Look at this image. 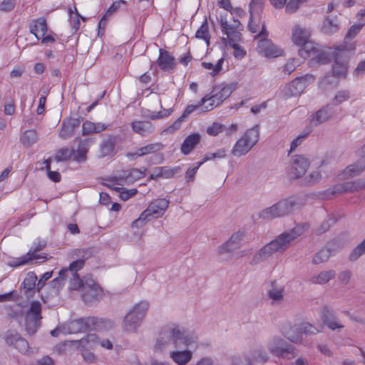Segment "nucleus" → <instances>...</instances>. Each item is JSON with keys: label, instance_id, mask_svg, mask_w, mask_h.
I'll return each instance as SVG.
<instances>
[{"label": "nucleus", "instance_id": "1", "mask_svg": "<svg viewBox=\"0 0 365 365\" xmlns=\"http://www.w3.org/2000/svg\"><path fill=\"white\" fill-rule=\"evenodd\" d=\"M309 225L307 223L297 225L292 229L284 232L277 236L274 240L260 248L252 257L250 264H258L276 253H282L292 245V242L303 235Z\"/></svg>", "mask_w": 365, "mask_h": 365}, {"label": "nucleus", "instance_id": "2", "mask_svg": "<svg viewBox=\"0 0 365 365\" xmlns=\"http://www.w3.org/2000/svg\"><path fill=\"white\" fill-rule=\"evenodd\" d=\"M181 344L186 347L197 346V337L195 334L187 332L184 327L179 324L169 323L160 330L156 340L155 349L162 351L170 344L178 347Z\"/></svg>", "mask_w": 365, "mask_h": 365}, {"label": "nucleus", "instance_id": "3", "mask_svg": "<svg viewBox=\"0 0 365 365\" xmlns=\"http://www.w3.org/2000/svg\"><path fill=\"white\" fill-rule=\"evenodd\" d=\"M310 34L300 26H295L292 32V41L294 44L301 46L298 51L303 58H310L320 63H326L331 60L329 53L321 51L318 46L309 39Z\"/></svg>", "mask_w": 365, "mask_h": 365}, {"label": "nucleus", "instance_id": "4", "mask_svg": "<svg viewBox=\"0 0 365 365\" xmlns=\"http://www.w3.org/2000/svg\"><path fill=\"white\" fill-rule=\"evenodd\" d=\"M304 205V200L301 197L292 196L284 198L262 210L259 217L264 220H271L287 216L294 210L301 209Z\"/></svg>", "mask_w": 365, "mask_h": 365}, {"label": "nucleus", "instance_id": "5", "mask_svg": "<svg viewBox=\"0 0 365 365\" xmlns=\"http://www.w3.org/2000/svg\"><path fill=\"white\" fill-rule=\"evenodd\" d=\"M149 307V302L147 301H141L135 304L123 318V330L131 333L137 332L148 311Z\"/></svg>", "mask_w": 365, "mask_h": 365}, {"label": "nucleus", "instance_id": "6", "mask_svg": "<svg viewBox=\"0 0 365 365\" xmlns=\"http://www.w3.org/2000/svg\"><path fill=\"white\" fill-rule=\"evenodd\" d=\"M106 323H108L109 326H112L110 321H106L103 319L96 317L81 318L71 321L66 324L63 325V334H77L89 330L101 329Z\"/></svg>", "mask_w": 365, "mask_h": 365}, {"label": "nucleus", "instance_id": "7", "mask_svg": "<svg viewBox=\"0 0 365 365\" xmlns=\"http://www.w3.org/2000/svg\"><path fill=\"white\" fill-rule=\"evenodd\" d=\"M259 139V125H255L247 131L234 144L231 153L235 157H241L248 153Z\"/></svg>", "mask_w": 365, "mask_h": 365}, {"label": "nucleus", "instance_id": "8", "mask_svg": "<svg viewBox=\"0 0 365 365\" xmlns=\"http://www.w3.org/2000/svg\"><path fill=\"white\" fill-rule=\"evenodd\" d=\"M169 205V200L159 198L152 201L148 207L140 215L139 217L132 223L133 227H140L153 218L164 215Z\"/></svg>", "mask_w": 365, "mask_h": 365}, {"label": "nucleus", "instance_id": "9", "mask_svg": "<svg viewBox=\"0 0 365 365\" xmlns=\"http://www.w3.org/2000/svg\"><path fill=\"white\" fill-rule=\"evenodd\" d=\"M269 353L279 359H292L297 356V349L279 336H273L266 344Z\"/></svg>", "mask_w": 365, "mask_h": 365}, {"label": "nucleus", "instance_id": "10", "mask_svg": "<svg viewBox=\"0 0 365 365\" xmlns=\"http://www.w3.org/2000/svg\"><path fill=\"white\" fill-rule=\"evenodd\" d=\"M314 81V76L311 74H306L296 78L284 87L282 91V98L287 99L300 95L304 92L307 86Z\"/></svg>", "mask_w": 365, "mask_h": 365}, {"label": "nucleus", "instance_id": "11", "mask_svg": "<svg viewBox=\"0 0 365 365\" xmlns=\"http://www.w3.org/2000/svg\"><path fill=\"white\" fill-rule=\"evenodd\" d=\"M41 304L34 301L26 314V330L29 335L34 334L41 326Z\"/></svg>", "mask_w": 365, "mask_h": 365}, {"label": "nucleus", "instance_id": "12", "mask_svg": "<svg viewBox=\"0 0 365 365\" xmlns=\"http://www.w3.org/2000/svg\"><path fill=\"white\" fill-rule=\"evenodd\" d=\"M354 49V46H351L349 49L336 48L331 53V57L334 59V64L333 65V75L336 77L344 78L347 72V62H348V54L347 51H352Z\"/></svg>", "mask_w": 365, "mask_h": 365}, {"label": "nucleus", "instance_id": "13", "mask_svg": "<svg viewBox=\"0 0 365 365\" xmlns=\"http://www.w3.org/2000/svg\"><path fill=\"white\" fill-rule=\"evenodd\" d=\"M103 297V289L91 278L85 279V285L81 292V297L87 304H96Z\"/></svg>", "mask_w": 365, "mask_h": 365}, {"label": "nucleus", "instance_id": "14", "mask_svg": "<svg viewBox=\"0 0 365 365\" xmlns=\"http://www.w3.org/2000/svg\"><path fill=\"white\" fill-rule=\"evenodd\" d=\"M47 245V241L41 237H37L32 243L31 249L27 254L23 256L16 264V266H21L28 264L32 260L46 259V257L36 252L42 250Z\"/></svg>", "mask_w": 365, "mask_h": 365}, {"label": "nucleus", "instance_id": "15", "mask_svg": "<svg viewBox=\"0 0 365 365\" xmlns=\"http://www.w3.org/2000/svg\"><path fill=\"white\" fill-rule=\"evenodd\" d=\"M297 333L289 331L286 333V338L291 342L300 343L302 341V335H314L320 331V329L309 322H302L297 324L296 328Z\"/></svg>", "mask_w": 365, "mask_h": 365}, {"label": "nucleus", "instance_id": "16", "mask_svg": "<svg viewBox=\"0 0 365 365\" xmlns=\"http://www.w3.org/2000/svg\"><path fill=\"white\" fill-rule=\"evenodd\" d=\"M343 248V245L337 240L329 242L325 247L321 249L313 257L312 262L319 264L327 262L330 256Z\"/></svg>", "mask_w": 365, "mask_h": 365}, {"label": "nucleus", "instance_id": "17", "mask_svg": "<svg viewBox=\"0 0 365 365\" xmlns=\"http://www.w3.org/2000/svg\"><path fill=\"white\" fill-rule=\"evenodd\" d=\"M310 165L308 158L302 155H297L292 157L290 163V173L295 178L302 177Z\"/></svg>", "mask_w": 365, "mask_h": 365}, {"label": "nucleus", "instance_id": "18", "mask_svg": "<svg viewBox=\"0 0 365 365\" xmlns=\"http://www.w3.org/2000/svg\"><path fill=\"white\" fill-rule=\"evenodd\" d=\"M334 115L335 111L333 107L327 104L310 116V124L312 126H318L333 118Z\"/></svg>", "mask_w": 365, "mask_h": 365}, {"label": "nucleus", "instance_id": "19", "mask_svg": "<svg viewBox=\"0 0 365 365\" xmlns=\"http://www.w3.org/2000/svg\"><path fill=\"white\" fill-rule=\"evenodd\" d=\"M259 53L267 58H276L282 55L283 51L267 38L261 39L257 44Z\"/></svg>", "mask_w": 365, "mask_h": 365}, {"label": "nucleus", "instance_id": "20", "mask_svg": "<svg viewBox=\"0 0 365 365\" xmlns=\"http://www.w3.org/2000/svg\"><path fill=\"white\" fill-rule=\"evenodd\" d=\"M245 234L243 232L238 231L232 234L230 238L218 247L220 255L231 252L239 248L244 240Z\"/></svg>", "mask_w": 365, "mask_h": 365}, {"label": "nucleus", "instance_id": "21", "mask_svg": "<svg viewBox=\"0 0 365 365\" xmlns=\"http://www.w3.org/2000/svg\"><path fill=\"white\" fill-rule=\"evenodd\" d=\"M5 340L7 344L14 346L19 352L24 354L29 353V346L28 341L21 337L19 334L9 332L5 336Z\"/></svg>", "mask_w": 365, "mask_h": 365}, {"label": "nucleus", "instance_id": "22", "mask_svg": "<svg viewBox=\"0 0 365 365\" xmlns=\"http://www.w3.org/2000/svg\"><path fill=\"white\" fill-rule=\"evenodd\" d=\"M157 63L162 71L167 72L172 71L176 66L175 57L169 51L163 48L159 50Z\"/></svg>", "mask_w": 365, "mask_h": 365}, {"label": "nucleus", "instance_id": "23", "mask_svg": "<svg viewBox=\"0 0 365 365\" xmlns=\"http://www.w3.org/2000/svg\"><path fill=\"white\" fill-rule=\"evenodd\" d=\"M264 0H251L249 6V11L250 14V21L248 26L254 31H256L255 28L253 26V22L255 19L260 24V14H262L264 8Z\"/></svg>", "mask_w": 365, "mask_h": 365}, {"label": "nucleus", "instance_id": "24", "mask_svg": "<svg viewBox=\"0 0 365 365\" xmlns=\"http://www.w3.org/2000/svg\"><path fill=\"white\" fill-rule=\"evenodd\" d=\"M132 130L135 134L145 137L151 134L155 130V125L149 120H135L130 123Z\"/></svg>", "mask_w": 365, "mask_h": 365}, {"label": "nucleus", "instance_id": "25", "mask_svg": "<svg viewBox=\"0 0 365 365\" xmlns=\"http://www.w3.org/2000/svg\"><path fill=\"white\" fill-rule=\"evenodd\" d=\"M234 88L232 85L215 86L209 93L220 105L232 93Z\"/></svg>", "mask_w": 365, "mask_h": 365}, {"label": "nucleus", "instance_id": "26", "mask_svg": "<svg viewBox=\"0 0 365 365\" xmlns=\"http://www.w3.org/2000/svg\"><path fill=\"white\" fill-rule=\"evenodd\" d=\"M365 170V158L357 163L347 166L339 175L341 180H346L359 175Z\"/></svg>", "mask_w": 365, "mask_h": 365}, {"label": "nucleus", "instance_id": "27", "mask_svg": "<svg viewBox=\"0 0 365 365\" xmlns=\"http://www.w3.org/2000/svg\"><path fill=\"white\" fill-rule=\"evenodd\" d=\"M29 30L38 41L41 38V36H44V35H46L48 30L46 19L41 17L33 20L29 25Z\"/></svg>", "mask_w": 365, "mask_h": 365}, {"label": "nucleus", "instance_id": "28", "mask_svg": "<svg viewBox=\"0 0 365 365\" xmlns=\"http://www.w3.org/2000/svg\"><path fill=\"white\" fill-rule=\"evenodd\" d=\"M322 320L323 323L330 329L335 330L337 329H343L344 325L341 324L336 319L334 312L325 307L322 310Z\"/></svg>", "mask_w": 365, "mask_h": 365}, {"label": "nucleus", "instance_id": "29", "mask_svg": "<svg viewBox=\"0 0 365 365\" xmlns=\"http://www.w3.org/2000/svg\"><path fill=\"white\" fill-rule=\"evenodd\" d=\"M170 358L178 365H187L192 359V351L188 349L170 352Z\"/></svg>", "mask_w": 365, "mask_h": 365}, {"label": "nucleus", "instance_id": "30", "mask_svg": "<svg viewBox=\"0 0 365 365\" xmlns=\"http://www.w3.org/2000/svg\"><path fill=\"white\" fill-rule=\"evenodd\" d=\"M201 135L198 133H195L189 135L185 138L182 142L180 151L184 155L190 154L195 146L200 143Z\"/></svg>", "mask_w": 365, "mask_h": 365}, {"label": "nucleus", "instance_id": "31", "mask_svg": "<svg viewBox=\"0 0 365 365\" xmlns=\"http://www.w3.org/2000/svg\"><path fill=\"white\" fill-rule=\"evenodd\" d=\"M179 167H158L155 168L154 172L150 175V178L155 180L160 178H173L175 174L179 171Z\"/></svg>", "mask_w": 365, "mask_h": 365}, {"label": "nucleus", "instance_id": "32", "mask_svg": "<svg viewBox=\"0 0 365 365\" xmlns=\"http://www.w3.org/2000/svg\"><path fill=\"white\" fill-rule=\"evenodd\" d=\"M94 139L91 138L80 140L76 150V154L74 155V160L78 162L84 161L86 158V154L88 151L89 147L94 143Z\"/></svg>", "mask_w": 365, "mask_h": 365}, {"label": "nucleus", "instance_id": "33", "mask_svg": "<svg viewBox=\"0 0 365 365\" xmlns=\"http://www.w3.org/2000/svg\"><path fill=\"white\" fill-rule=\"evenodd\" d=\"M108 125L103 123H94L90 120H86L83 123L82 127V133L83 135H89L91 133H97L106 130Z\"/></svg>", "mask_w": 365, "mask_h": 365}, {"label": "nucleus", "instance_id": "34", "mask_svg": "<svg viewBox=\"0 0 365 365\" xmlns=\"http://www.w3.org/2000/svg\"><path fill=\"white\" fill-rule=\"evenodd\" d=\"M336 273L334 270L322 271L313 275L309 281L314 284H324L335 277Z\"/></svg>", "mask_w": 365, "mask_h": 365}, {"label": "nucleus", "instance_id": "35", "mask_svg": "<svg viewBox=\"0 0 365 365\" xmlns=\"http://www.w3.org/2000/svg\"><path fill=\"white\" fill-rule=\"evenodd\" d=\"M284 287L283 286H278L275 283H272V287L268 291V296L272 300V304L280 303L284 296Z\"/></svg>", "mask_w": 365, "mask_h": 365}, {"label": "nucleus", "instance_id": "36", "mask_svg": "<svg viewBox=\"0 0 365 365\" xmlns=\"http://www.w3.org/2000/svg\"><path fill=\"white\" fill-rule=\"evenodd\" d=\"M339 29L337 18L331 19L327 16L323 21L322 30L324 34H332L336 33Z\"/></svg>", "mask_w": 365, "mask_h": 365}, {"label": "nucleus", "instance_id": "37", "mask_svg": "<svg viewBox=\"0 0 365 365\" xmlns=\"http://www.w3.org/2000/svg\"><path fill=\"white\" fill-rule=\"evenodd\" d=\"M38 135L34 130H26L21 136V142L25 147H31L38 141Z\"/></svg>", "mask_w": 365, "mask_h": 365}, {"label": "nucleus", "instance_id": "38", "mask_svg": "<svg viewBox=\"0 0 365 365\" xmlns=\"http://www.w3.org/2000/svg\"><path fill=\"white\" fill-rule=\"evenodd\" d=\"M348 188L349 186L347 182L339 183L326 190L324 192L323 195H324L325 198H329L331 195H339L344 192H349Z\"/></svg>", "mask_w": 365, "mask_h": 365}, {"label": "nucleus", "instance_id": "39", "mask_svg": "<svg viewBox=\"0 0 365 365\" xmlns=\"http://www.w3.org/2000/svg\"><path fill=\"white\" fill-rule=\"evenodd\" d=\"M115 144L114 137L109 136L101 145V155L103 157L111 155L113 153Z\"/></svg>", "mask_w": 365, "mask_h": 365}, {"label": "nucleus", "instance_id": "40", "mask_svg": "<svg viewBox=\"0 0 365 365\" xmlns=\"http://www.w3.org/2000/svg\"><path fill=\"white\" fill-rule=\"evenodd\" d=\"M365 255V238L359 243L349 253L348 259L354 262Z\"/></svg>", "mask_w": 365, "mask_h": 365}, {"label": "nucleus", "instance_id": "41", "mask_svg": "<svg viewBox=\"0 0 365 365\" xmlns=\"http://www.w3.org/2000/svg\"><path fill=\"white\" fill-rule=\"evenodd\" d=\"M200 105H202V110L207 112L212 110L214 108L218 106L220 104L217 103V101L212 98L210 94L205 95L200 101Z\"/></svg>", "mask_w": 365, "mask_h": 365}, {"label": "nucleus", "instance_id": "42", "mask_svg": "<svg viewBox=\"0 0 365 365\" xmlns=\"http://www.w3.org/2000/svg\"><path fill=\"white\" fill-rule=\"evenodd\" d=\"M164 148L163 145L161 143H154L148 144L145 146L139 148V151L140 152V155L144 156L145 155L155 153L158 151L161 150Z\"/></svg>", "mask_w": 365, "mask_h": 365}, {"label": "nucleus", "instance_id": "43", "mask_svg": "<svg viewBox=\"0 0 365 365\" xmlns=\"http://www.w3.org/2000/svg\"><path fill=\"white\" fill-rule=\"evenodd\" d=\"M224 61L225 59L223 58H221L217 61V63L215 64H213L210 62H202V66L205 69L211 70L212 71L210 73V75L215 76L217 74H218L222 70Z\"/></svg>", "mask_w": 365, "mask_h": 365}, {"label": "nucleus", "instance_id": "44", "mask_svg": "<svg viewBox=\"0 0 365 365\" xmlns=\"http://www.w3.org/2000/svg\"><path fill=\"white\" fill-rule=\"evenodd\" d=\"M220 26L222 27V31L225 35H227L230 31H233L236 29H238L240 26V22L239 20H234V24H230L226 19L221 16L220 18Z\"/></svg>", "mask_w": 365, "mask_h": 365}, {"label": "nucleus", "instance_id": "45", "mask_svg": "<svg viewBox=\"0 0 365 365\" xmlns=\"http://www.w3.org/2000/svg\"><path fill=\"white\" fill-rule=\"evenodd\" d=\"M145 168H143V170L133 168L127 175L124 174L123 177L129 181L138 180L145 177Z\"/></svg>", "mask_w": 365, "mask_h": 365}, {"label": "nucleus", "instance_id": "46", "mask_svg": "<svg viewBox=\"0 0 365 365\" xmlns=\"http://www.w3.org/2000/svg\"><path fill=\"white\" fill-rule=\"evenodd\" d=\"M36 274L33 272H29L26 277L24 279L23 282L24 288L27 289V291H31L34 289L36 287Z\"/></svg>", "mask_w": 365, "mask_h": 365}, {"label": "nucleus", "instance_id": "47", "mask_svg": "<svg viewBox=\"0 0 365 365\" xmlns=\"http://www.w3.org/2000/svg\"><path fill=\"white\" fill-rule=\"evenodd\" d=\"M74 154V150L73 149H69L67 148H63L60 149L55 155V159L58 162L66 161L71 158V156Z\"/></svg>", "mask_w": 365, "mask_h": 365}, {"label": "nucleus", "instance_id": "48", "mask_svg": "<svg viewBox=\"0 0 365 365\" xmlns=\"http://www.w3.org/2000/svg\"><path fill=\"white\" fill-rule=\"evenodd\" d=\"M322 180V174L319 170H314L304 178V183L307 185H312Z\"/></svg>", "mask_w": 365, "mask_h": 365}, {"label": "nucleus", "instance_id": "49", "mask_svg": "<svg viewBox=\"0 0 365 365\" xmlns=\"http://www.w3.org/2000/svg\"><path fill=\"white\" fill-rule=\"evenodd\" d=\"M260 24L258 23L257 20L255 19L253 22V26L255 28L256 31H252L249 26L250 31L253 34H257V36H267V33L265 28L264 21L262 20V17L260 16Z\"/></svg>", "mask_w": 365, "mask_h": 365}, {"label": "nucleus", "instance_id": "50", "mask_svg": "<svg viewBox=\"0 0 365 365\" xmlns=\"http://www.w3.org/2000/svg\"><path fill=\"white\" fill-rule=\"evenodd\" d=\"M195 36L197 38L203 39L207 41L209 40V30L207 20L205 19L201 26L197 29Z\"/></svg>", "mask_w": 365, "mask_h": 365}, {"label": "nucleus", "instance_id": "51", "mask_svg": "<svg viewBox=\"0 0 365 365\" xmlns=\"http://www.w3.org/2000/svg\"><path fill=\"white\" fill-rule=\"evenodd\" d=\"M299 65V61L296 58H290L282 67V72L284 74L290 75L296 68Z\"/></svg>", "mask_w": 365, "mask_h": 365}, {"label": "nucleus", "instance_id": "52", "mask_svg": "<svg viewBox=\"0 0 365 365\" xmlns=\"http://www.w3.org/2000/svg\"><path fill=\"white\" fill-rule=\"evenodd\" d=\"M85 285V279H82L79 277L78 274H73V277L70 281V287L72 289H81V292L83 290V286Z\"/></svg>", "mask_w": 365, "mask_h": 365}, {"label": "nucleus", "instance_id": "53", "mask_svg": "<svg viewBox=\"0 0 365 365\" xmlns=\"http://www.w3.org/2000/svg\"><path fill=\"white\" fill-rule=\"evenodd\" d=\"M348 190L349 192H353L365 189V179H359L351 182H347Z\"/></svg>", "mask_w": 365, "mask_h": 365}, {"label": "nucleus", "instance_id": "54", "mask_svg": "<svg viewBox=\"0 0 365 365\" xmlns=\"http://www.w3.org/2000/svg\"><path fill=\"white\" fill-rule=\"evenodd\" d=\"M74 131L73 130L72 125L68 123V122H63L62 123L61 128L59 130V136L61 138L66 139L70 138Z\"/></svg>", "mask_w": 365, "mask_h": 365}, {"label": "nucleus", "instance_id": "55", "mask_svg": "<svg viewBox=\"0 0 365 365\" xmlns=\"http://www.w3.org/2000/svg\"><path fill=\"white\" fill-rule=\"evenodd\" d=\"M226 150L220 148L215 153H207L202 162L205 163L206 161L211 160L215 158H223L226 156Z\"/></svg>", "mask_w": 365, "mask_h": 365}, {"label": "nucleus", "instance_id": "56", "mask_svg": "<svg viewBox=\"0 0 365 365\" xmlns=\"http://www.w3.org/2000/svg\"><path fill=\"white\" fill-rule=\"evenodd\" d=\"M364 25H365V22L352 25L349 28V29L345 36V39L347 40V39H351V38H354L356 36V34L361 31V29L363 28V26Z\"/></svg>", "mask_w": 365, "mask_h": 365}, {"label": "nucleus", "instance_id": "57", "mask_svg": "<svg viewBox=\"0 0 365 365\" xmlns=\"http://www.w3.org/2000/svg\"><path fill=\"white\" fill-rule=\"evenodd\" d=\"M349 98V92L348 91H339L333 98V103L335 105L341 104Z\"/></svg>", "mask_w": 365, "mask_h": 365}, {"label": "nucleus", "instance_id": "58", "mask_svg": "<svg viewBox=\"0 0 365 365\" xmlns=\"http://www.w3.org/2000/svg\"><path fill=\"white\" fill-rule=\"evenodd\" d=\"M252 357L254 360L262 363H265L269 359L267 354L262 349H257L253 351Z\"/></svg>", "mask_w": 365, "mask_h": 365}, {"label": "nucleus", "instance_id": "59", "mask_svg": "<svg viewBox=\"0 0 365 365\" xmlns=\"http://www.w3.org/2000/svg\"><path fill=\"white\" fill-rule=\"evenodd\" d=\"M224 128L225 126L222 124L213 123L210 126L207 127V133L210 135L215 136L222 133Z\"/></svg>", "mask_w": 365, "mask_h": 365}, {"label": "nucleus", "instance_id": "60", "mask_svg": "<svg viewBox=\"0 0 365 365\" xmlns=\"http://www.w3.org/2000/svg\"><path fill=\"white\" fill-rule=\"evenodd\" d=\"M228 41L227 44L230 45V43H238L241 41L242 35L241 33L238 31V29L233 30V31H230L227 35L226 38Z\"/></svg>", "mask_w": 365, "mask_h": 365}, {"label": "nucleus", "instance_id": "61", "mask_svg": "<svg viewBox=\"0 0 365 365\" xmlns=\"http://www.w3.org/2000/svg\"><path fill=\"white\" fill-rule=\"evenodd\" d=\"M203 164V162H198L193 168H189L185 173V178L187 182L193 181L195 175L199 168Z\"/></svg>", "mask_w": 365, "mask_h": 365}, {"label": "nucleus", "instance_id": "62", "mask_svg": "<svg viewBox=\"0 0 365 365\" xmlns=\"http://www.w3.org/2000/svg\"><path fill=\"white\" fill-rule=\"evenodd\" d=\"M309 133L310 131L307 132L306 133L299 135L295 138L291 143L290 152L294 150L299 145H301L303 140L309 135Z\"/></svg>", "mask_w": 365, "mask_h": 365}, {"label": "nucleus", "instance_id": "63", "mask_svg": "<svg viewBox=\"0 0 365 365\" xmlns=\"http://www.w3.org/2000/svg\"><path fill=\"white\" fill-rule=\"evenodd\" d=\"M351 276L352 272L349 269H346L339 272L338 279L342 284H347L350 282Z\"/></svg>", "mask_w": 365, "mask_h": 365}, {"label": "nucleus", "instance_id": "64", "mask_svg": "<svg viewBox=\"0 0 365 365\" xmlns=\"http://www.w3.org/2000/svg\"><path fill=\"white\" fill-rule=\"evenodd\" d=\"M229 46L235 50L233 55L235 58H242L246 55V51L238 44V43H230Z\"/></svg>", "mask_w": 365, "mask_h": 365}]
</instances>
